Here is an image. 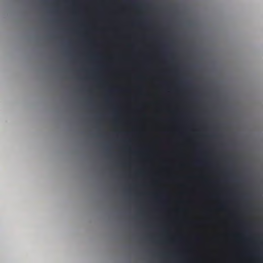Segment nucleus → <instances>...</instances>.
<instances>
[{"label": "nucleus", "mask_w": 263, "mask_h": 263, "mask_svg": "<svg viewBox=\"0 0 263 263\" xmlns=\"http://www.w3.org/2000/svg\"><path fill=\"white\" fill-rule=\"evenodd\" d=\"M228 172H229V173H230V172H231V171H230V170H228Z\"/></svg>", "instance_id": "nucleus-1"}]
</instances>
